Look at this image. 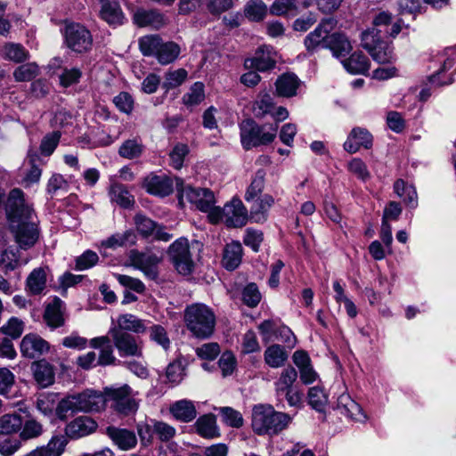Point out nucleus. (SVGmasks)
<instances>
[{
    "label": "nucleus",
    "instance_id": "f257e3e1",
    "mask_svg": "<svg viewBox=\"0 0 456 456\" xmlns=\"http://www.w3.org/2000/svg\"><path fill=\"white\" fill-rule=\"evenodd\" d=\"M106 398L102 392L86 389L80 393L70 394L60 400L56 405L55 415L64 421L77 412L95 413L104 411Z\"/></svg>",
    "mask_w": 456,
    "mask_h": 456
},
{
    "label": "nucleus",
    "instance_id": "f03ea898",
    "mask_svg": "<svg viewBox=\"0 0 456 456\" xmlns=\"http://www.w3.org/2000/svg\"><path fill=\"white\" fill-rule=\"evenodd\" d=\"M291 417L284 412L276 411L271 405H256L252 411L251 426L259 436H275L288 428Z\"/></svg>",
    "mask_w": 456,
    "mask_h": 456
},
{
    "label": "nucleus",
    "instance_id": "7ed1b4c3",
    "mask_svg": "<svg viewBox=\"0 0 456 456\" xmlns=\"http://www.w3.org/2000/svg\"><path fill=\"white\" fill-rule=\"evenodd\" d=\"M176 188L181 202L185 199L193 204L199 210L208 213V218L212 224L220 222V208L216 207V200L212 191L207 188H183V182L175 178Z\"/></svg>",
    "mask_w": 456,
    "mask_h": 456
},
{
    "label": "nucleus",
    "instance_id": "20e7f679",
    "mask_svg": "<svg viewBox=\"0 0 456 456\" xmlns=\"http://www.w3.org/2000/svg\"><path fill=\"white\" fill-rule=\"evenodd\" d=\"M184 322L188 330L198 338H208L215 331L216 315L213 310L204 304L188 305L184 311Z\"/></svg>",
    "mask_w": 456,
    "mask_h": 456
},
{
    "label": "nucleus",
    "instance_id": "39448f33",
    "mask_svg": "<svg viewBox=\"0 0 456 456\" xmlns=\"http://www.w3.org/2000/svg\"><path fill=\"white\" fill-rule=\"evenodd\" d=\"M277 123L257 124L253 119H246L240 125V142L245 150L268 145L276 138Z\"/></svg>",
    "mask_w": 456,
    "mask_h": 456
},
{
    "label": "nucleus",
    "instance_id": "423d86ee",
    "mask_svg": "<svg viewBox=\"0 0 456 456\" xmlns=\"http://www.w3.org/2000/svg\"><path fill=\"white\" fill-rule=\"evenodd\" d=\"M135 393L130 386H110L104 387L106 403L110 402L111 409L122 416L134 414L139 408V401Z\"/></svg>",
    "mask_w": 456,
    "mask_h": 456
},
{
    "label": "nucleus",
    "instance_id": "0eeeda50",
    "mask_svg": "<svg viewBox=\"0 0 456 456\" xmlns=\"http://www.w3.org/2000/svg\"><path fill=\"white\" fill-rule=\"evenodd\" d=\"M377 28H372L362 33V46L366 49L374 61L379 63L390 62L393 59L391 45L383 41Z\"/></svg>",
    "mask_w": 456,
    "mask_h": 456
},
{
    "label": "nucleus",
    "instance_id": "6e6552de",
    "mask_svg": "<svg viewBox=\"0 0 456 456\" xmlns=\"http://www.w3.org/2000/svg\"><path fill=\"white\" fill-rule=\"evenodd\" d=\"M109 335L120 357H142L143 342L139 337L120 330V329H110Z\"/></svg>",
    "mask_w": 456,
    "mask_h": 456
},
{
    "label": "nucleus",
    "instance_id": "1a4fd4ad",
    "mask_svg": "<svg viewBox=\"0 0 456 456\" xmlns=\"http://www.w3.org/2000/svg\"><path fill=\"white\" fill-rule=\"evenodd\" d=\"M64 42L68 48L77 53L91 50L93 37L91 32L80 23L67 24L64 30Z\"/></svg>",
    "mask_w": 456,
    "mask_h": 456
},
{
    "label": "nucleus",
    "instance_id": "9d476101",
    "mask_svg": "<svg viewBox=\"0 0 456 456\" xmlns=\"http://www.w3.org/2000/svg\"><path fill=\"white\" fill-rule=\"evenodd\" d=\"M33 209L25 202L24 193L20 189L10 191L6 202V215L12 225L31 219Z\"/></svg>",
    "mask_w": 456,
    "mask_h": 456
},
{
    "label": "nucleus",
    "instance_id": "9b49d317",
    "mask_svg": "<svg viewBox=\"0 0 456 456\" xmlns=\"http://www.w3.org/2000/svg\"><path fill=\"white\" fill-rule=\"evenodd\" d=\"M169 256L176 271L183 275L192 273L194 262L190 252L188 240L180 238L173 242L168 250Z\"/></svg>",
    "mask_w": 456,
    "mask_h": 456
},
{
    "label": "nucleus",
    "instance_id": "f8f14e48",
    "mask_svg": "<svg viewBox=\"0 0 456 456\" xmlns=\"http://www.w3.org/2000/svg\"><path fill=\"white\" fill-rule=\"evenodd\" d=\"M131 265L142 271L144 276L151 281L159 277L158 265L161 258L153 253H143L137 250H131L129 253Z\"/></svg>",
    "mask_w": 456,
    "mask_h": 456
},
{
    "label": "nucleus",
    "instance_id": "ddd939ff",
    "mask_svg": "<svg viewBox=\"0 0 456 456\" xmlns=\"http://www.w3.org/2000/svg\"><path fill=\"white\" fill-rule=\"evenodd\" d=\"M220 221L224 218L229 227H242L248 218V210L239 199H232L224 205V208H220Z\"/></svg>",
    "mask_w": 456,
    "mask_h": 456
},
{
    "label": "nucleus",
    "instance_id": "4468645a",
    "mask_svg": "<svg viewBox=\"0 0 456 456\" xmlns=\"http://www.w3.org/2000/svg\"><path fill=\"white\" fill-rule=\"evenodd\" d=\"M337 20L333 18L322 20L317 28L305 38V45L308 52H314L319 46L325 48L330 33L335 28Z\"/></svg>",
    "mask_w": 456,
    "mask_h": 456
},
{
    "label": "nucleus",
    "instance_id": "2eb2a0df",
    "mask_svg": "<svg viewBox=\"0 0 456 456\" xmlns=\"http://www.w3.org/2000/svg\"><path fill=\"white\" fill-rule=\"evenodd\" d=\"M97 422L91 417L79 416L71 420L65 427V437L79 439L87 436L96 431Z\"/></svg>",
    "mask_w": 456,
    "mask_h": 456
},
{
    "label": "nucleus",
    "instance_id": "dca6fc26",
    "mask_svg": "<svg viewBox=\"0 0 456 456\" xmlns=\"http://www.w3.org/2000/svg\"><path fill=\"white\" fill-rule=\"evenodd\" d=\"M277 53L273 46H260L251 59L245 61V66L256 69L258 71H265L274 68Z\"/></svg>",
    "mask_w": 456,
    "mask_h": 456
},
{
    "label": "nucleus",
    "instance_id": "f3484780",
    "mask_svg": "<svg viewBox=\"0 0 456 456\" xmlns=\"http://www.w3.org/2000/svg\"><path fill=\"white\" fill-rule=\"evenodd\" d=\"M111 340L112 338L108 334L107 336L95 337L89 341V346L99 351L97 356L99 366L114 365L117 362Z\"/></svg>",
    "mask_w": 456,
    "mask_h": 456
},
{
    "label": "nucleus",
    "instance_id": "a211bd4d",
    "mask_svg": "<svg viewBox=\"0 0 456 456\" xmlns=\"http://www.w3.org/2000/svg\"><path fill=\"white\" fill-rule=\"evenodd\" d=\"M49 349V343L37 334H27L20 342L21 354L29 359L37 358L46 354Z\"/></svg>",
    "mask_w": 456,
    "mask_h": 456
},
{
    "label": "nucleus",
    "instance_id": "6ab92c4d",
    "mask_svg": "<svg viewBox=\"0 0 456 456\" xmlns=\"http://www.w3.org/2000/svg\"><path fill=\"white\" fill-rule=\"evenodd\" d=\"M100 18L110 26L118 27L125 23L126 16L117 0H99Z\"/></svg>",
    "mask_w": 456,
    "mask_h": 456
},
{
    "label": "nucleus",
    "instance_id": "aec40b11",
    "mask_svg": "<svg viewBox=\"0 0 456 456\" xmlns=\"http://www.w3.org/2000/svg\"><path fill=\"white\" fill-rule=\"evenodd\" d=\"M105 434L120 450L128 451L134 449L137 444V437L132 430L110 426L106 428Z\"/></svg>",
    "mask_w": 456,
    "mask_h": 456
},
{
    "label": "nucleus",
    "instance_id": "412c9836",
    "mask_svg": "<svg viewBox=\"0 0 456 456\" xmlns=\"http://www.w3.org/2000/svg\"><path fill=\"white\" fill-rule=\"evenodd\" d=\"M372 142V134L366 128L354 127L344 142V149L349 153H355L361 147L370 149Z\"/></svg>",
    "mask_w": 456,
    "mask_h": 456
},
{
    "label": "nucleus",
    "instance_id": "4be33fe9",
    "mask_svg": "<svg viewBox=\"0 0 456 456\" xmlns=\"http://www.w3.org/2000/svg\"><path fill=\"white\" fill-rule=\"evenodd\" d=\"M37 238L38 231L33 222L28 220L17 224L15 239L20 248L27 249L32 247Z\"/></svg>",
    "mask_w": 456,
    "mask_h": 456
},
{
    "label": "nucleus",
    "instance_id": "5701e85b",
    "mask_svg": "<svg viewBox=\"0 0 456 456\" xmlns=\"http://www.w3.org/2000/svg\"><path fill=\"white\" fill-rule=\"evenodd\" d=\"M292 360L299 370L300 379L304 384L309 385L316 380L318 375L311 364L307 353L297 350L293 354Z\"/></svg>",
    "mask_w": 456,
    "mask_h": 456
},
{
    "label": "nucleus",
    "instance_id": "b1692460",
    "mask_svg": "<svg viewBox=\"0 0 456 456\" xmlns=\"http://www.w3.org/2000/svg\"><path fill=\"white\" fill-rule=\"evenodd\" d=\"M68 444L63 435L53 436L45 446H39L24 456H61Z\"/></svg>",
    "mask_w": 456,
    "mask_h": 456
},
{
    "label": "nucleus",
    "instance_id": "393cba45",
    "mask_svg": "<svg viewBox=\"0 0 456 456\" xmlns=\"http://www.w3.org/2000/svg\"><path fill=\"white\" fill-rule=\"evenodd\" d=\"M146 191L156 196L165 197L172 193L174 184L172 179L166 175H152L144 181Z\"/></svg>",
    "mask_w": 456,
    "mask_h": 456
},
{
    "label": "nucleus",
    "instance_id": "a878e982",
    "mask_svg": "<svg viewBox=\"0 0 456 456\" xmlns=\"http://www.w3.org/2000/svg\"><path fill=\"white\" fill-rule=\"evenodd\" d=\"M337 409L341 415L355 421L362 422L366 419L361 406L348 394H342L338 396Z\"/></svg>",
    "mask_w": 456,
    "mask_h": 456
},
{
    "label": "nucleus",
    "instance_id": "bb28decb",
    "mask_svg": "<svg viewBox=\"0 0 456 456\" xmlns=\"http://www.w3.org/2000/svg\"><path fill=\"white\" fill-rule=\"evenodd\" d=\"M49 271L48 267L35 268L27 277L26 291L32 296L42 294L46 288Z\"/></svg>",
    "mask_w": 456,
    "mask_h": 456
},
{
    "label": "nucleus",
    "instance_id": "cd10ccee",
    "mask_svg": "<svg viewBox=\"0 0 456 456\" xmlns=\"http://www.w3.org/2000/svg\"><path fill=\"white\" fill-rule=\"evenodd\" d=\"M172 416L178 421L188 423L197 417V409L194 402L182 399L175 402L169 407Z\"/></svg>",
    "mask_w": 456,
    "mask_h": 456
},
{
    "label": "nucleus",
    "instance_id": "c85d7f7f",
    "mask_svg": "<svg viewBox=\"0 0 456 456\" xmlns=\"http://www.w3.org/2000/svg\"><path fill=\"white\" fill-rule=\"evenodd\" d=\"M249 203V218L255 223H264L267 219V213L273 205L274 199L269 194H265L261 198H255Z\"/></svg>",
    "mask_w": 456,
    "mask_h": 456
},
{
    "label": "nucleus",
    "instance_id": "c756f323",
    "mask_svg": "<svg viewBox=\"0 0 456 456\" xmlns=\"http://www.w3.org/2000/svg\"><path fill=\"white\" fill-rule=\"evenodd\" d=\"M31 370L37 383L41 387H47L53 384L55 372L53 366L45 360H40L32 363Z\"/></svg>",
    "mask_w": 456,
    "mask_h": 456
},
{
    "label": "nucleus",
    "instance_id": "7c9ffc66",
    "mask_svg": "<svg viewBox=\"0 0 456 456\" xmlns=\"http://www.w3.org/2000/svg\"><path fill=\"white\" fill-rule=\"evenodd\" d=\"M134 21L139 27H151L159 29L166 23L164 16L156 10L141 9L134 12Z\"/></svg>",
    "mask_w": 456,
    "mask_h": 456
},
{
    "label": "nucleus",
    "instance_id": "2f4dec72",
    "mask_svg": "<svg viewBox=\"0 0 456 456\" xmlns=\"http://www.w3.org/2000/svg\"><path fill=\"white\" fill-rule=\"evenodd\" d=\"M64 303L59 297H54L50 303L44 314V320L52 329H56L64 325L65 319L63 317Z\"/></svg>",
    "mask_w": 456,
    "mask_h": 456
},
{
    "label": "nucleus",
    "instance_id": "473e14b6",
    "mask_svg": "<svg viewBox=\"0 0 456 456\" xmlns=\"http://www.w3.org/2000/svg\"><path fill=\"white\" fill-rule=\"evenodd\" d=\"M195 428L197 433L204 438L212 439L220 436L216 416L211 413L200 416L195 422Z\"/></svg>",
    "mask_w": 456,
    "mask_h": 456
},
{
    "label": "nucleus",
    "instance_id": "72a5a7b5",
    "mask_svg": "<svg viewBox=\"0 0 456 456\" xmlns=\"http://www.w3.org/2000/svg\"><path fill=\"white\" fill-rule=\"evenodd\" d=\"M242 258V246L239 241L227 244L224 250L223 265L226 270H235Z\"/></svg>",
    "mask_w": 456,
    "mask_h": 456
},
{
    "label": "nucleus",
    "instance_id": "f704fd0d",
    "mask_svg": "<svg viewBox=\"0 0 456 456\" xmlns=\"http://www.w3.org/2000/svg\"><path fill=\"white\" fill-rule=\"evenodd\" d=\"M289 354L281 345H272L264 352L265 362L271 368H281L284 366L288 360Z\"/></svg>",
    "mask_w": 456,
    "mask_h": 456
},
{
    "label": "nucleus",
    "instance_id": "c9c22d12",
    "mask_svg": "<svg viewBox=\"0 0 456 456\" xmlns=\"http://www.w3.org/2000/svg\"><path fill=\"white\" fill-rule=\"evenodd\" d=\"M325 48H329L337 58L345 57L352 50L349 40L340 33L330 35Z\"/></svg>",
    "mask_w": 456,
    "mask_h": 456
},
{
    "label": "nucleus",
    "instance_id": "e433bc0d",
    "mask_svg": "<svg viewBox=\"0 0 456 456\" xmlns=\"http://www.w3.org/2000/svg\"><path fill=\"white\" fill-rule=\"evenodd\" d=\"M110 329H120L125 332L132 331L134 333H143L146 326L142 320L131 314H125L118 316L117 325Z\"/></svg>",
    "mask_w": 456,
    "mask_h": 456
},
{
    "label": "nucleus",
    "instance_id": "4c0bfd02",
    "mask_svg": "<svg viewBox=\"0 0 456 456\" xmlns=\"http://www.w3.org/2000/svg\"><path fill=\"white\" fill-rule=\"evenodd\" d=\"M344 68L352 74H366L370 69V61L362 53L355 52L342 61Z\"/></svg>",
    "mask_w": 456,
    "mask_h": 456
},
{
    "label": "nucleus",
    "instance_id": "58836bf2",
    "mask_svg": "<svg viewBox=\"0 0 456 456\" xmlns=\"http://www.w3.org/2000/svg\"><path fill=\"white\" fill-rule=\"evenodd\" d=\"M277 94L283 97H291L297 94L299 80L294 74H283L275 83Z\"/></svg>",
    "mask_w": 456,
    "mask_h": 456
},
{
    "label": "nucleus",
    "instance_id": "ea45409f",
    "mask_svg": "<svg viewBox=\"0 0 456 456\" xmlns=\"http://www.w3.org/2000/svg\"><path fill=\"white\" fill-rule=\"evenodd\" d=\"M45 432L44 425L34 417H28L22 419V428L20 430L19 437L22 441L37 439Z\"/></svg>",
    "mask_w": 456,
    "mask_h": 456
},
{
    "label": "nucleus",
    "instance_id": "a19ab883",
    "mask_svg": "<svg viewBox=\"0 0 456 456\" xmlns=\"http://www.w3.org/2000/svg\"><path fill=\"white\" fill-rule=\"evenodd\" d=\"M22 417L17 413H6L0 417V436L20 434Z\"/></svg>",
    "mask_w": 456,
    "mask_h": 456
},
{
    "label": "nucleus",
    "instance_id": "79ce46f5",
    "mask_svg": "<svg viewBox=\"0 0 456 456\" xmlns=\"http://www.w3.org/2000/svg\"><path fill=\"white\" fill-rule=\"evenodd\" d=\"M297 378V372L295 368L289 366L285 368L278 379L274 383L276 395L279 398H281L284 391L295 388L293 387L295 381Z\"/></svg>",
    "mask_w": 456,
    "mask_h": 456
},
{
    "label": "nucleus",
    "instance_id": "37998d69",
    "mask_svg": "<svg viewBox=\"0 0 456 456\" xmlns=\"http://www.w3.org/2000/svg\"><path fill=\"white\" fill-rule=\"evenodd\" d=\"M110 196L111 201L124 208H129L134 203V197L122 183H113L110 189Z\"/></svg>",
    "mask_w": 456,
    "mask_h": 456
},
{
    "label": "nucleus",
    "instance_id": "c03bdc74",
    "mask_svg": "<svg viewBox=\"0 0 456 456\" xmlns=\"http://www.w3.org/2000/svg\"><path fill=\"white\" fill-rule=\"evenodd\" d=\"M181 53L180 45L175 42H162L156 59L162 65H167L175 61Z\"/></svg>",
    "mask_w": 456,
    "mask_h": 456
},
{
    "label": "nucleus",
    "instance_id": "a18cd8bd",
    "mask_svg": "<svg viewBox=\"0 0 456 456\" xmlns=\"http://www.w3.org/2000/svg\"><path fill=\"white\" fill-rule=\"evenodd\" d=\"M394 191L411 208L417 206V191L412 185L407 184L403 179H398L394 183Z\"/></svg>",
    "mask_w": 456,
    "mask_h": 456
},
{
    "label": "nucleus",
    "instance_id": "49530a36",
    "mask_svg": "<svg viewBox=\"0 0 456 456\" xmlns=\"http://www.w3.org/2000/svg\"><path fill=\"white\" fill-rule=\"evenodd\" d=\"M244 14L249 20L259 22L267 14V6L262 0H250L245 5Z\"/></svg>",
    "mask_w": 456,
    "mask_h": 456
},
{
    "label": "nucleus",
    "instance_id": "de8ad7c7",
    "mask_svg": "<svg viewBox=\"0 0 456 456\" xmlns=\"http://www.w3.org/2000/svg\"><path fill=\"white\" fill-rule=\"evenodd\" d=\"M273 110L274 102L273 97L265 92H261L253 105L255 116L256 118H263L267 114H271Z\"/></svg>",
    "mask_w": 456,
    "mask_h": 456
},
{
    "label": "nucleus",
    "instance_id": "09e8293b",
    "mask_svg": "<svg viewBox=\"0 0 456 456\" xmlns=\"http://www.w3.org/2000/svg\"><path fill=\"white\" fill-rule=\"evenodd\" d=\"M265 171L259 169L255 173L252 181L245 193V200L250 202L263 191L265 188Z\"/></svg>",
    "mask_w": 456,
    "mask_h": 456
},
{
    "label": "nucleus",
    "instance_id": "8fccbe9b",
    "mask_svg": "<svg viewBox=\"0 0 456 456\" xmlns=\"http://www.w3.org/2000/svg\"><path fill=\"white\" fill-rule=\"evenodd\" d=\"M143 151V145L141 140L128 139L125 141L118 150V154L128 159H133L140 157Z\"/></svg>",
    "mask_w": 456,
    "mask_h": 456
},
{
    "label": "nucleus",
    "instance_id": "3c124183",
    "mask_svg": "<svg viewBox=\"0 0 456 456\" xmlns=\"http://www.w3.org/2000/svg\"><path fill=\"white\" fill-rule=\"evenodd\" d=\"M308 403L313 409L322 412L328 403V396L320 387H313L308 391Z\"/></svg>",
    "mask_w": 456,
    "mask_h": 456
},
{
    "label": "nucleus",
    "instance_id": "603ef678",
    "mask_svg": "<svg viewBox=\"0 0 456 456\" xmlns=\"http://www.w3.org/2000/svg\"><path fill=\"white\" fill-rule=\"evenodd\" d=\"M161 43L159 36H146L139 39V47L144 56L156 57Z\"/></svg>",
    "mask_w": 456,
    "mask_h": 456
},
{
    "label": "nucleus",
    "instance_id": "864d4df0",
    "mask_svg": "<svg viewBox=\"0 0 456 456\" xmlns=\"http://www.w3.org/2000/svg\"><path fill=\"white\" fill-rule=\"evenodd\" d=\"M204 98V85L201 82H196L191 86L190 91L183 96V102L187 106H194L200 103Z\"/></svg>",
    "mask_w": 456,
    "mask_h": 456
},
{
    "label": "nucleus",
    "instance_id": "5fc2aeb1",
    "mask_svg": "<svg viewBox=\"0 0 456 456\" xmlns=\"http://www.w3.org/2000/svg\"><path fill=\"white\" fill-rule=\"evenodd\" d=\"M56 394L48 393L45 395H41L36 402L37 409L44 415V416H51L55 411L56 406Z\"/></svg>",
    "mask_w": 456,
    "mask_h": 456
},
{
    "label": "nucleus",
    "instance_id": "6e6d98bb",
    "mask_svg": "<svg viewBox=\"0 0 456 456\" xmlns=\"http://www.w3.org/2000/svg\"><path fill=\"white\" fill-rule=\"evenodd\" d=\"M243 303L251 308L256 307L261 301L262 296L256 283L251 282L245 286L241 293Z\"/></svg>",
    "mask_w": 456,
    "mask_h": 456
},
{
    "label": "nucleus",
    "instance_id": "4d7b16f0",
    "mask_svg": "<svg viewBox=\"0 0 456 456\" xmlns=\"http://www.w3.org/2000/svg\"><path fill=\"white\" fill-rule=\"evenodd\" d=\"M38 74V66L35 62L22 64L16 68L13 72L14 79L17 82L30 81Z\"/></svg>",
    "mask_w": 456,
    "mask_h": 456
},
{
    "label": "nucleus",
    "instance_id": "13d9d810",
    "mask_svg": "<svg viewBox=\"0 0 456 456\" xmlns=\"http://www.w3.org/2000/svg\"><path fill=\"white\" fill-rule=\"evenodd\" d=\"M69 183L61 175L53 174L48 180L46 191L53 197L59 192L66 193L69 191Z\"/></svg>",
    "mask_w": 456,
    "mask_h": 456
},
{
    "label": "nucleus",
    "instance_id": "bf43d9fd",
    "mask_svg": "<svg viewBox=\"0 0 456 456\" xmlns=\"http://www.w3.org/2000/svg\"><path fill=\"white\" fill-rule=\"evenodd\" d=\"M4 52L6 58L14 62H22L29 57L28 52L20 44H6Z\"/></svg>",
    "mask_w": 456,
    "mask_h": 456
},
{
    "label": "nucleus",
    "instance_id": "052dcab7",
    "mask_svg": "<svg viewBox=\"0 0 456 456\" xmlns=\"http://www.w3.org/2000/svg\"><path fill=\"white\" fill-rule=\"evenodd\" d=\"M187 71L184 69H178L174 71H169L165 76L163 82V88L169 90L181 86L187 78Z\"/></svg>",
    "mask_w": 456,
    "mask_h": 456
},
{
    "label": "nucleus",
    "instance_id": "680f3d73",
    "mask_svg": "<svg viewBox=\"0 0 456 456\" xmlns=\"http://www.w3.org/2000/svg\"><path fill=\"white\" fill-rule=\"evenodd\" d=\"M61 134L59 131H53L45 134L40 143V151L45 156H50L56 149Z\"/></svg>",
    "mask_w": 456,
    "mask_h": 456
},
{
    "label": "nucleus",
    "instance_id": "e2e57ef3",
    "mask_svg": "<svg viewBox=\"0 0 456 456\" xmlns=\"http://www.w3.org/2000/svg\"><path fill=\"white\" fill-rule=\"evenodd\" d=\"M82 71L78 68H64L59 75L60 85L62 87H69L79 82Z\"/></svg>",
    "mask_w": 456,
    "mask_h": 456
},
{
    "label": "nucleus",
    "instance_id": "0e129e2a",
    "mask_svg": "<svg viewBox=\"0 0 456 456\" xmlns=\"http://www.w3.org/2000/svg\"><path fill=\"white\" fill-rule=\"evenodd\" d=\"M149 331L151 340L159 345L164 350L169 349L171 342L163 326L152 325Z\"/></svg>",
    "mask_w": 456,
    "mask_h": 456
},
{
    "label": "nucleus",
    "instance_id": "69168bd1",
    "mask_svg": "<svg viewBox=\"0 0 456 456\" xmlns=\"http://www.w3.org/2000/svg\"><path fill=\"white\" fill-rule=\"evenodd\" d=\"M23 329V322L17 317H12L9 319L6 324L0 328V331L15 339L21 336Z\"/></svg>",
    "mask_w": 456,
    "mask_h": 456
},
{
    "label": "nucleus",
    "instance_id": "338daca9",
    "mask_svg": "<svg viewBox=\"0 0 456 456\" xmlns=\"http://www.w3.org/2000/svg\"><path fill=\"white\" fill-rule=\"evenodd\" d=\"M134 222L136 229L142 236L148 238L153 235L157 225L154 221L142 215H136L134 217Z\"/></svg>",
    "mask_w": 456,
    "mask_h": 456
},
{
    "label": "nucleus",
    "instance_id": "774afa93",
    "mask_svg": "<svg viewBox=\"0 0 456 456\" xmlns=\"http://www.w3.org/2000/svg\"><path fill=\"white\" fill-rule=\"evenodd\" d=\"M220 346L216 342L205 343L196 348V354L205 360L212 361L220 354Z\"/></svg>",
    "mask_w": 456,
    "mask_h": 456
}]
</instances>
